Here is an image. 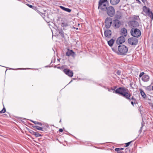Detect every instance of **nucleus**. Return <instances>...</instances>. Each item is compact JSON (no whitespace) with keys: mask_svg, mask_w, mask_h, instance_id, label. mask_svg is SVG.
<instances>
[{"mask_svg":"<svg viewBox=\"0 0 153 153\" xmlns=\"http://www.w3.org/2000/svg\"><path fill=\"white\" fill-rule=\"evenodd\" d=\"M118 51L117 52V54L120 55H126L128 50V47L125 45H122L118 46Z\"/></svg>","mask_w":153,"mask_h":153,"instance_id":"1","label":"nucleus"},{"mask_svg":"<svg viewBox=\"0 0 153 153\" xmlns=\"http://www.w3.org/2000/svg\"><path fill=\"white\" fill-rule=\"evenodd\" d=\"M108 5L107 0H100L98 3V8L103 11H105Z\"/></svg>","mask_w":153,"mask_h":153,"instance_id":"2","label":"nucleus"},{"mask_svg":"<svg viewBox=\"0 0 153 153\" xmlns=\"http://www.w3.org/2000/svg\"><path fill=\"white\" fill-rule=\"evenodd\" d=\"M130 33L132 36L136 38L139 37L141 35V32L140 30L135 28H131Z\"/></svg>","mask_w":153,"mask_h":153,"instance_id":"3","label":"nucleus"},{"mask_svg":"<svg viewBox=\"0 0 153 153\" xmlns=\"http://www.w3.org/2000/svg\"><path fill=\"white\" fill-rule=\"evenodd\" d=\"M106 12L108 16L111 17H112L115 14V10L112 6H110L106 9Z\"/></svg>","mask_w":153,"mask_h":153,"instance_id":"4","label":"nucleus"},{"mask_svg":"<svg viewBox=\"0 0 153 153\" xmlns=\"http://www.w3.org/2000/svg\"><path fill=\"white\" fill-rule=\"evenodd\" d=\"M128 41L129 44L132 45H136L138 43L137 39L134 37H131L129 38Z\"/></svg>","mask_w":153,"mask_h":153,"instance_id":"5","label":"nucleus"},{"mask_svg":"<svg viewBox=\"0 0 153 153\" xmlns=\"http://www.w3.org/2000/svg\"><path fill=\"white\" fill-rule=\"evenodd\" d=\"M128 25L131 28L137 27L139 26L138 22L135 20L131 21L128 22Z\"/></svg>","mask_w":153,"mask_h":153,"instance_id":"6","label":"nucleus"},{"mask_svg":"<svg viewBox=\"0 0 153 153\" xmlns=\"http://www.w3.org/2000/svg\"><path fill=\"white\" fill-rule=\"evenodd\" d=\"M112 20L110 17L107 18L105 20V26L107 28H109L110 27L111 25Z\"/></svg>","mask_w":153,"mask_h":153,"instance_id":"7","label":"nucleus"},{"mask_svg":"<svg viewBox=\"0 0 153 153\" xmlns=\"http://www.w3.org/2000/svg\"><path fill=\"white\" fill-rule=\"evenodd\" d=\"M128 92V90L127 89H126V91L123 93V94L122 96L130 101L131 100V94Z\"/></svg>","mask_w":153,"mask_h":153,"instance_id":"8","label":"nucleus"},{"mask_svg":"<svg viewBox=\"0 0 153 153\" xmlns=\"http://www.w3.org/2000/svg\"><path fill=\"white\" fill-rule=\"evenodd\" d=\"M126 89L124 87H120L116 89L115 92L116 94H120L122 96Z\"/></svg>","mask_w":153,"mask_h":153,"instance_id":"9","label":"nucleus"},{"mask_svg":"<svg viewBox=\"0 0 153 153\" xmlns=\"http://www.w3.org/2000/svg\"><path fill=\"white\" fill-rule=\"evenodd\" d=\"M63 71L65 74L68 75L69 76L71 77L73 76V72L69 69L67 68L64 69Z\"/></svg>","mask_w":153,"mask_h":153,"instance_id":"10","label":"nucleus"},{"mask_svg":"<svg viewBox=\"0 0 153 153\" xmlns=\"http://www.w3.org/2000/svg\"><path fill=\"white\" fill-rule=\"evenodd\" d=\"M125 40L124 36H121L118 38L117 40V43L119 45L125 42Z\"/></svg>","mask_w":153,"mask_h":153,"instance_id":"11","label":"nucleus"},{"mask_svg":"<svg viewBox=\"0 0 153 153\" xmlns=\"http://www.w3.org/2000/svg\"><path fill=\"white\" fill-rule=\"evenodd\" d=\"M120 34L122 36L126 37L127 35V32L126 29L124 28H122L120 30Z\"/></svg>","mask_w":153,"mask_h":153,"instance_id":"12","label":"nucleus"},{"mask_svg":"<svg viewBox=\"0 0 153 153\" xmlns=\"http://www.w3.org/2000/svg\"><path fill=\"white\" fill-rule=\"evenodd\" d=\"M120 22L118 20H115L113 23V26L115 28H119L120 26Z\"/></svg>","mask_w":153,"mask_h":153,"instance_id":"13","label":"nucleus"},{"mask_svg":"<svg viewBox=\"0 0 153 153\" xmlns=\"http://www.w3.org/2000/svg\"><path fill=\"white\" fill-rule=\"evenodd\" d=\"M66 55L68 56H74L75 54L72 50L68 49V51L66 53Z\"/></svg>","mask_w":153,"mask_h":153,"instance_id":"14","label":"nucleus"},{"mask_svg":"<svg viewBox=\"0 0 153 153\" xmlns=\"http://www.w3.org/2000/svg\"><path fill=\"white\" fill-rule=\"evenodd\" d=\"M61 26L63 27V30H65L67 29V27L69 26V24L67 22H64L61 24Z\"/></svg>","mask_w":153,"mask_h":153,"instance_id":"15","label":"nucleus"},{"mask_svg":"<svg viewBox=\"0 0 153 153\" xmlns=\"http://www.w3.org/2000/svg\"><path fill=\"white\" fill-rule=\"evenodd\" d=\"M105 36L107 37H110L111 34V31L109 30H105L104 32Z\"/></svg>","mask_w":153,"mask_h":153,"instance_id":"16","label":"nucleus"},{"mask_svg":"<svg viewBox=\"0 0 153 153\" xmlns=\"http://www.w3.org/2000/svg\"><path fill=\"white\" fill-rule=\"evenodd\" d=\"M120 0H110V4L113 5L117 4L120 2Z\"/></svg>","mask_w":153,"mask_h":153,"instance_id":"17","label":"nucleus"},{"mask_svg":"<svg viewBox=\"0 0 153 153\" xmlns=\"http://www.w3.org/2000/svg\"><path fill=\"white\" fill-rule=\"evenodd\" d=\"M149 79V76L147 75H143L142 77V80L144 82H147Z\"/></svg>","mask_w":153,"mask_h":153,"instance_id":"18","label":"nucleus"},{"mask_svg":"<svg viewBox=\"0 0 153 153\" xmlns=\"http://www.w3.org/2000/svg\"><path fill=\"white\" fill-rule=\"evenodd\" d=\"M60 7L63 10H65L67 12H70L71 11V10L70 9L65 8L63 6H60Z\"/></svg>","mask_w":153,"mask_h":153,"instance_id":"19","label":"nucleus"},{"mask_svg":"<svg viewBox=\"0 0 153 153\" xmlns=\"http://www.w3.org/2000/svg\"><path fill=\"white\" fill-rule=\"evenodd\" d=\"M141 95L144 98H146V95L144 92L141 89L140 90Z\"/></svg>","mask_w":153,"mask_h":153,"instance_id":"20","label":"nucleus"},{"mask_svg":"<svg viewBox=\"0 0 153 153\" xmlns=\"http://www.w3.org/2000/svg\"><path fill=\"white\" fill-rule=\"evenodd\" d=\"M143 10L144 12L146 14L149 12L150 10L149 8H147L146 6H144L143 8Z\"/></svg>","mask_w":153,"mask_h":153,"instance_id":"21","label":"nucleus"},{"mask_svg":"<svg viewBox=\"0 0 153 153\" xmlns=\"http://www.w3.org/2000/svg\"><path fill=\"white\" fill-rule=\"evenodd\" d=\"M114 42V40L113 39H111L108 42V44L111 47L112 46Z\"/></svg>","mask_w":153,"mask_h":153,"instance_id":"22","label":"nucleus"},{"mask_svg":"<svg viewBox=\"0 0 153 153\" xmlns=\"http://www.w3.org/2000/svg\"><path fill=\"white\" fill-rule=\"evenodd\" d=\"M146 14L148 16L150 17H152V19H153V13H152L150 11V10L149 11V12L146 13Z\"/></svg>","mask_w":153,"mask_h":153,"instance_id":"23","label":"nucleus"},{"mask_svg":"<svg viewBox=\"0 0 153 153\" xmlns=\"http://www.w3.org/2000/svg\"><path fill=\"white\" fill-rule=\"evenodd\" d=\"M33 127L34 128H36L37 129L39 130H41L43 131V128L42 127H40L38 126H33Z\"/></svg>","mask_w":153,"mask_h":153,"instance_id":"24","label":"nucleus"},{"mask_svg":"<svg viewBox=\"0 0 153 153\" xmlns=\"http://www.w3.org/2000/svg\"><path fill=\"white\" fill-rule=\"evenodd\" d=\"M59 33L60 34V35L62 36V37H64V33L62 29L59 30Z\"/></svg>","mask_w":153,"mask_h":153,"instance_id":"25","label":"nucleus"},{"mask_svg":"<svg viewBox=\"0 0 153 153\" xmlns=\"http://www.w3.org/2000/svg\"><path fill=\"white\" fill-rule=\"evenodd\" d=\"M30 121H31L33 123H34L35 124H38L41 126L42 125V124L41 123L38 122L37 121H33L31 120Z\"/></svg>","mask_w":153,"mask_h":153,"instance_id":"26","label":"nucleus"},{"mask_svg":"<svg viewBox=\"0 0 153 153\" xmlns=\"http://www.w3.org/2000/svg\"><path fill=\"white\" fill-rule=\"evenodd\" d=\"M131 99L133 101V102H134V104H135L137 103V101L136 99L133 96H132L131 98Z\"/></svg>","mask_w":153,"mask_h":153,"instance_id":"27","label":"nucleus"},{"mask_svg":"<svg viewBox=\"0 0 153 153\" xmlns=\"http://www.w3.org/2000/svg\"><path fill=\"white\" fill-rule=\"evenodd\" d=\"M35 136L36 137H40V136H41V135L40 134H39V133H38V132H35Z\"/></svg>","mask_w":153,"mask_h":153,"instance_id":"28","label":"nucleus"},{"mask_svg":"<svg viewBox=\"0 0 153 153\" xmlns=\"http://www.w3.org/2000/svg\"><path fill=\"white\" fill-rule=\"evenodd\" d=\"M6 111V109L5 108H4L3 109L0 111V113H3L5 112Z\"/></svg>","mask_w":153,"mask_h":153,"instance_id":"29","label":"nucleus"},{"mask_svg":"<svg viewBox=\"0 0 153 153\" xmlns=\"http://www.w3.org/2000/svg\"><path fill=\"white\" fill-rule=\"evenodd\" d=\"M132 142V141H131L129 142H128L127 143H125L126 146H125L126 147L128 146L129 145L131 144V143Z\"/></svg>","mask_w":153,"mask_h":153,"instance_id":"30","label":"nucleus"},{"mask_svg":"<svg viewBox=\"0 0 153 153\" xmlns=\"http://www.w3.org/2000/svg\"><path fill=\"white\" fill-rule=\"evenodd\" d=\"M124 148H116L115 149V151H118L119 150H123Z\"/></svg>","mask_w":153,"mask_h":153,"instance_id":"31","label":"nucleus"},{"mask_svg":"<svg viewBox=\"0 0 153 153\" xmlns=\"http://www.w3.org/2000/svg\"><path fill=\"white\" fill-rule=\"evenodd\" d=\"M116 74L118 75H120L121 74V71H120L118 70L116 72Z\"/></svg>","mask_w":153,"mask_h":153,"instance_id":"32","label":"nucleus"},{"mask_svg":"<svg viewBox=\"0 0 153 153\" xmlns=\"http://www.w3.org/2000/svg\"><path fill=\"white\" fill-rule=\"evenodd\" d=\"M133 18L135 20H137L139 18V17L138 16H134Z\"/></svg>","mask_w":153,"mask_h":153,"instance_id":"33","label":"nucleus"},{"mask_svg":"<svg viewBox=\"0 0 153 153\" xmlns=\"http://www.w3.org/2000/svg\"><path fill=\"white\" fill-rule=\"evenodd\" d=\"M29 132L31 134L33 135H35V133L36 132H34V131L32 130H30V131Z\"/></svg>","mask_w":153,"mask_h":153,"instance_id":"34","label":"nucleus"},{"mask_svg":"<svg viewBox=\"0 0 153 153\" xmlns=\"http://www.w3.org/2000/svg\"><path fill=\"white\" fill-rule=\"evenodd\" d=\"M144 72H142L140 73L139 75V76L140 77H142L143 76V74H144Z\"/></svg>","mask_w":153,"mask_h":153,"instance_id":"35","label":"nucleus"},{"mask_svg":"<svg viewBox=\"0 0 153 153\" xmlns=\"http://www.w3.org/2000/svg\"><path fill=\"white\" fill-rule=\"evenodd\" d=\"M27 5L28 6V7H29L30 8H33V9H34L33 8H36V7H33V6H32L31 5L28 4Z\"/></svg>","mask_w":153,"mask_h":153,"instance_id":"36","label":"nucleus"},{"mask_svg":"<svg viewBox=\"0 0 153 153\" xmlns=\"http://www.w3.org/2000/svg\"><path fill=\"white\" fill-rule=\"evenodd\" d=\"M63 131V129L62 128H60V129H59V131L60 132H62Z\"/></svg>","mask_w":153,"mask_h":153,"instance_id":"37","label":"nucleus"},{"mask_svg":"<svg viewBox=\"0 0 153 153\" xmlns=\"http://www.w3.org/2000/svg\"><path fill=\"white\" fill-rule=\"evenodd\" d=\"M118 153H123V152L121 151H120V150L116 151Z\"/></svg>","mask_w":153,"mask_h":153,"instance_id":"38","label":"nucleus"},{"mask_svg":"<svg viewBox=\"0 0 153 153\" xmlns=\"http://www.w3.org/2000/svg\"><path fill=\"white\" fill-rule=\"evenodd\" d=\"M131 104L133 106H134V102H133V101H132L131 102Z\"/></svg>","mask_w":153,"mask_h":153,"instance_id":"39","label":"nucleus"},{"mask_svg":"<svg viewBox=\"0 0 153 153\" xmlns=\"http://www.w3.org/2000/svg\"><path fill=\"white\" fill-rule=\"evenodd\" d=\"M141 0L143 2V3H145L147 1L146 0Z\"/></svg>","mask_w":153,"mask_h":153,"instance_id":"40","label":"nucleus"},{"mask_svg":"<svg viewBox=\"0 0 153 153\" xmlns=\"http://www.w3.org/2000/svg\"><path fill=\"white\" fill-rule=\"evenodd\" d=\"M112 50H113V51H114V52H116V50L115 49H114V48H112Z\"/></svg>","mask_w":153,"mask_h":153,"instance_id":"41","label":"nucleus"},{"mask_svg":"<svg viewBox=\"0 0 153 153\" xmlns=\"http://www.w3.org/2000/svg\"><path fill=\"white\" fill-rule=\"evenodd\" d=\"M136 1H137V3H138L139 4L140 3V2L139 0H136Z\"/></svg>","mask_w":153,"mask_h":153,"instance_id":"42","label":"nucleus"},{"mask_svg":"<svg viewBox=\"0 0 153 153\" xmlns=\"http://www.w3.org/2000/svg\"><path fill=\"white\" fill-rule=\"evenodd\" d=\"M152 48L153 49V44H152Z\"/></svg>","mask_w":153,"mask_h":153,"instance_id":"43","label":"nucleus"},{"mask_svg":"<svg viewBox=\"0 0 153 153\" xmlns=\"http://www.w3.org/2000/svg\"><path fill=\"white\" fill-rule=\"evenodd\" d=\"M152 90L153 91V86H152Z\"/></svg>","mask_w":153,"mask_h":153,"instance_id":"44","label":"nucleus"}]
</instances>
